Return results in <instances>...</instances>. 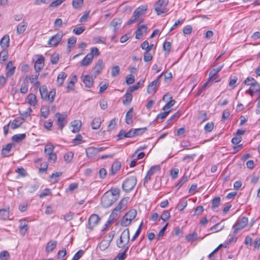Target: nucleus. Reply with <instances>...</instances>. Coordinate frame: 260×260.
I'll return each instance as SVG.
<instances>
[{
  "label": "nucleus",
  "mask_w": 260,
  "mask_h": 260,
  "mask_svg": "<svg viewBox=\"0 0 260 260\" xmlns=\"http://www.w3.org/2000/svg\"><path fill=\"white\" fill-rule=\"evenodd\" d=\"M127 203L128 199H123L120 201L110 215L108 220L109 223H111L115 219L119 217L118 212L119 213L121 211L124 210L126 208Z\"/></svg>",
  "instance_id": "nucleus-1"
},
{
  "label": "nucleus",
  "mask_w": 260,
  "mask_h": 260,
  "mask_svg": "<svg viewBox=\"0 0 260 260\" xmlns=\"http://www.w3.org/2000/svg\"><path fill=\"white\" fill-rule=\"evenodd\" d=\"M137 178L135 176H132L126 178L123 182L122 187L123 190L125 192H129L133 189L137 184Z\"/></svg>",
  "instance_id": "nucleus-2"
},
{
  "label": "nucleus",
  "mask_w": 260,
  "mask_h": 260,
  "mask_svg": "<svg viewBox=\"0 0 260 260\" xmlns=\"http://www.w3.org/2000/svg\"><path fill=\"white\" fill-rule=\"evenodd\" d=\"M54 147L53 144L50 143L47 144L44 149V153L47 156V160L50 164H54L57 160V155L55 153H53Z\"/></svg>",
  "instance_id": "nucleus-3"
},
{
  "label": "nucleus",
  "mask_w": 260,
  "mask_h": 260,
  "mask_svg": "<svg viewBox=\"0 0 260 260\" xmlns=\"http://www.w3.org/2000/svg\"><path fill=\"white\" fill-rule=\"evenodd\" d=\"M169 3V0H159L154 6L157 15H160L162 14L166 13L169 11L167 5Z\"/></svg>",
  "instance_id": "nucleus-4"
},
{
  "label": "nucleus",
  "mask_w": 260,
  "mask_h": 260,
  "mask_svg": "<svg viewBox=\"0 0 260 260\" xmlns=\"http://www.w3.org/2000/svg\"><path fill=\"white\" fill-rule=\"evenodd\" d=\"M117 200L109 193H105L101 199V204L104 208L112 206Z\"/></svg>",
  "instance_id": "nucleus-5"
},
{
  "label": "nucleus",
  "mask_w": 260,
  "mask_h": 260,
  "mask_svg": "<svg viewBox=\"0 0 260 260\" xmlns=\"http://www.w3.org/2000/svg\"><path fill=\"white\" fill-rule=\"evenodd\" d=\"M248 222V218L246 217H242L241 219L237 220L233 226V229H234L233 234H237L239 231L245 228L247 225Z\"/></svg>",
  "instance_id": "nucleus-6"
},
{
  "label": "nucleus",
  "mask_w": 260,
  "mask_h": 260,
  "mask_svg": "<svg viewBox=\"0 0 260 260\" xmlns=\"http://www.w3.org/2000/svg\"><path fill=\"white\" fill-rule=\"evenodd\" d=\"M162 100L167 101L166 104L162 108L163 111H169L170 112L171 111L170 109L175 105V101L172 99V96L169 93L164 95Z\"/></svg>",
  "instance_id": "nucleus-7"
},
{
  "label": "nucleus",
  "mask_w": 260,
  "mask_h": 260,
  "mask_svg": "<svg viewBox=\"0 0 260 260\" xmlns=\"http://www.w3.org/2000/svg\"><path fill=\"white\" fill-rule=\"evenodd\" d=\"M63 35V32L60 31L53 36L49 40L48 45L51 47L56 46L61 42Z\"/></svg>",
  "instance_id": "nucleus-8"
},
{
  "label": "nucleus",
  "mask_w": 260,
  "mask_h": 260,
  "mask_svg": "<svg viewBox=\"0 0 260 260\" xmlns=\"http://www.w3.org/2000/svg\"><path fill=\"white\" fill-rule=\"evenodd\" d=\"M160 167L159 165H155L152 166L147 171V174L144 178V183H147L150 179L151 176L156 172L160 170Z\"/></svg>",
  "instance_id": "nucleus-9"
},
{
  "label": "nucleus",
  "mask_w": 260,
  "mask_h": 260,
  "mask_svg": "<svg viewBox=\"0 0 260 260\" xmlns=\"http://www.w3.org/2000/svg\"><path fill=\"white\" fill-rule=\"evenodd\" d=\"M99 216L95 214H92L88 219V228L92 230L94 226L96 225L100 220Z\"/></svg>",
  "instance_id": "nucleus-10"
},
{
  "label": "nucleus",
  "mask_w": 260,
  "mask_h": 260,
  "mask_svg": "<svg viewBox=\"0 0 260 260\" xmlns=\"http://www.w3.org/2000/svg\"><path fill=\"white\" fill-rule=\"evenodd\" d=\"M162 74L160 75L157 79L151 82L148 86L147 91L149 94L154 93L156 91V85L161 78Z\"/></svg>",
  "instance_id": "nucleus-11"
},
{
  "label": "nucleus",
  "mask_w": 260,
  "mask_h": 260,
  "mask_svg": "<svg viewBox=\"0 0 260 260\" xmlns=\"http://www.w3.org/2000/svg\"><path fill=\"white\" fill-rule=\"evenodd\" d=\"M45 58L43 55H40L35 63V70L39 73L44 67Z\"/></svg>",
  "instance_id": "nucleus-12"
},
{
  "label": "nucleus",
  "mask_w": 260,
  "mask_h": 260,
  "mask_svg": "<svg viewBox=\"0 0 260 260\" xmlns=\"http://www.w3.org/2000/svg\"><path fill=\"white\" fill-rule=\"evenodd\" d=\"M19 222V232L21 235L24 236L28 230V221L25 219H22Z\"/></svg>",
  "instance_id": "nucleus-13"
},
{
  "label": "nucleus",
  "mask_w": 260,
  "mask_h": 260,
  "mask_svg": "<svg viewBox=\"0 0 260 260\" xmlns=\"http://www.w3.org/2000/svg\"><path fill=\"white\" fill-rule=\"evenodd\" d=\"M148 27L145 25H141L138 26L136 31V38L137 39H141L143 35L146 33Z\"/></svg>",
  "instance_id": "nucleus-14"
},
{
  "label": "nucleus",
  "mask_w": 260,
  "mask_h": 260,
  "mask_svg": "<svg viewBox=\"0 0 260 260\" xmlns=\"http://www.w3.org/2000/svg\"><path fill=\"white\" fill-rule=\"evenodd\" d=\"M55 116L57 118V124L59 128L62 130L64 125V121L66 115H62L59 113H56L55 114Z\"/></svg>",
  "instance_id": "nucleus-15"
},
{
  "label": "nucleus",
  "mask_w": 260,
  "mask_h": 260,
  "mask_svg": "<svg viewBox=\"0 0 260 260\" xmlns=\"http://www.w3.org/2000/svg\"><path fill=\"white\" fill-rule=\"evenodd\" d=\"M258 92H260V84L257 82L246 90L245 93H249L251 96H253L255 93Z\"/></svg>",
  "instance_id": "nucleus-16"
},
{
  "label": "nucleus",
  "mask_w": 260,
  "mask_h": 260,
  "mask_svg": "<svg viewBox=\"0 0 260 260\" xmlns=\"http://www.w3.org/2000/svg\"><path fill=\"white\" fill-rule=\"evenodd\" d=\"M122 20L119 18H115L110 23V26L113 28V31L115 32L120 27Z\"/></svg>",
  "instance_id": "nucleus-17"
},
{
  "label": "nucleus",
  "mask_w": 260,
  "mask_h": 260,
  "mask_svg": "<svg viewBox=\"0 0 260 260\" xmlns=\"http://www.w3.org/2000/svg\"><path fill=\"white\" fill-rule=\"evenodd\" d=\"M103 66L104 64L103 60L101 59H99L98 62L96 63V64H95L93 68V75L95 77L101 73L102 70L103 69Z\"/></svg>",
  "instance_id": "nucleus-18"
},
{
  "label": "nucleus",
  "mask_w": 260,
  "mask_h": 260,
  "mask_svg": "<svg viewBox=\"0 0 260 260\" xmlns=\"http://www.w3.org/2000/svg\"><path fill=\"white\" fill-rule=\"evenodd\" d=\"M123 98L122 100L123 104L125 106H128L131 104V103L132 101V98H133L132 93L128 92V91H127L126 90V92H125L124 95L123 96Z\"/></svg>",
  "instance_id": "nucleus-19"
},
{
  "label": "nucleus",
  "mask_w": 260,
  "mask_h": 260,
  "mask_svg": "<svg viewBox=\"0 0 260 260\" xmlns=\"http://www.w3.org/2000/svg\"><path fill=\"white\" fill-rule=\"evenodd\" d=\"M13 62L12 61H9L6 65V75L7 77H11L15 73V67H13Z\"/></svg>",
  "instance_id": "nucleus-20"
},
{
  "label": "nucleus",
  "mask_w": 260,
  "mask_h": 260,
  "mask_svg": "<svg viewBox=\"0 0 260 260\" xmlns=\"http://www.w3.org/2000/svg\"><path fill=\"white\" fill-rule=\"evenodd\" d=\"M10 44L9 36L7 35L4 36L0 41V45L4 50H6Z\"/></svg>",
  "instance_id": "nucleus-21"
},
{
  "label": "nucleus",
  "mask_w": 260,
  "mask_h": 260,
  "mask_svg": "<svg viewBox=\"0 0 260 260\" xmlns=\"http://www.w3.org/2000/svg\"><path fill=\"white\" fill-rule=\"evenodd\" d=\"M98 153L96 147H89L86 149V154L88 158H92Z\"/></svg>",
  "instance_id": "nucleus-22"
},
{
  "label": "nucleus",
  "mask_w": 260,
  "mask_h": 260,
  "mask_svg": "<svg viewBox=\"0 0 260 260\" xmlns=\"http://www.w3.org/2000/svg\"><path fill=\"white\" fill-rule=\"evenodd\" d=\"M67 77V74L63 72L60 73L57 78L56 84L58 86L62 85L65 79Z\"/></svg>",
  "instance_id": "nucleus-23"
},
{
  "label": "nucleus",
  "mask_w": 260,
  "mask_h": 260,
  "mask_svg": "<svg viewBox=\"0 0 260 260\" xmlns=\"http://www.w3.org/2000/svg\"><path fill=\"white\" fill-rule=\"evenodd\" d=\"M81 121L80 120H74L71 123V126L73 127V129L71 131L73 133H78L81 126Z\"/></svg>",
  "instance_id": "nucleus-24"
},
{
  "label": "nucleus",
  "mask_w": 260,
  "mask_h": 260,
  "mask_svg": "<svg viewBox=\"0 0 260 260\" xmlns=\"http://www.w3.org/2000/svg\"><path fill=\"white\" fill-rule=\"evenodd\" d=\"M134 116V108H131L126 112L125 115V122L127 124H131L133 122V117Z\"/></svg>",
  "instance_id": "nucleus-25"
},
{
  "label": "nucleus",
  "mask_w": 260,
  "mask_h": 260,
  "mask_svg": "<svg viewBox=\"0 0 260 260\" xmlns=\"http://www.w3.org/2000/svg\"><path fill=\"white\" fill-rule=\"evenodd\" d=\"M83 82L85 86L87 88L91 87L93 84L92 78L89 75H85L83 77Z\"/></svg>",
  "instance_id": "nucleus-26"
},
{
  "label": "nucleus",
  "mask_w": 260,
  "mask_h": 260,
  "mask_svg": "<svg viewBox=\"0 0 260 260\" xmlns=\"http://www.w3.org/2000/svg\"><path fill=\"white\" fill-rule=\"evenodd\" d=\"M147 9V6L146 5L141 6L137 8L133 13L136 16H138L139 18L140 16L145 13Z\"/></svg>",
  "instance_id": "nucleus-27"
},
{
  "label": "nucleus",
  "mask_w": 260,
  "mask_h": 260,
  "mask_svg": "<svg viewBox=\"0 0 260 260\" xmlns=\"http://www.w3.org/2000/svg\"><path fill=\"white\" fill-rule=\"evenodd\" d=\"M28 79V76L26 75L23 80V82L21 85L20 89V92L22 94H25L28 91V85L27 80Z\"/></svg>",
  "instance_id": "nucleus-28"
},
{
  "label": "nucleus",
  "mask_w": 260,
  "mask_h": 260,
  "mask_svg": "<svg viewBox=\"0 0 260 260\" xmlns=\"http://www.w3.org/2000/svg\"><path fill=\"white\" fill-rule=\"evenodd\" d=\"M27 101L29 105L35 107L37 104L36 96L34 93H29L27 96Z\"/></svg>",
  "instance_id": "nucleus-29"
},
{
  "label": "nucleus",
  "mask_w": 260,
  "mask_h": 260,
  "mask_svg": "<svg viewBox=\"0 0 260 260\" xmlns=\"http://www.w3.org/2000/svg\"><path fill=\"white\" fill-rule=\"evenodd\" d=\"M27 26V23L26 22H21L20 23L18 24V25L17 26V33L18 35H21L23 34L25 30H26V28Z\"/></svg>",
  "instance_id": "nucleus-30"
},
{
  "label": "nucleus",
  "mask_w": 260,
  "mask_h": 260,
  "mask_svg": "<svg viewBox=\"0 0 260 260\" xmlns=\"http://www.w3.org/2000/svg\"><path fill=\"white\" fill-rule=\"evenodd\" d=\"M57 245V241H50L48 242L46 246V251L48 253L51 252L56 248Z\"/></svg>",
  "instance_id": "nucleus-31"
},
{
  "label": "nucleus",
  "mask_w": 260,
  "mask_h": 260,
  "mask_svg": "<svg viewBox=\"0 0 260 260\" xmlns=\"http://www.w3.org/2000/svg\"><path fill=\"white\" fill-rule=\"evenodd\" d=\"M92 61L91 54H87L81 62L80 66L82 67L89 66L91 63Z\"/></svg>",
  "instance_id": "nucleus-32"
},
{
  "label": "nucleus",
  "mask_w": 260,
  "mask_h": 260,
  "mask_svg": "<svg viewBox=\"0 0 260 260\" xmlns=\"http://www.w3.org/2000/svg\"><path fill=\"white\" fill-rule=\"evenodd\" d=\"M49 108V106L48 105L43 106L40 110L41 116L43 117L44 118H47L50 113Z\"/></svg>",
  "instance_id": "nucleus-33"
},
{
  "label": "nucleus",
  "mask_w": 260,
  "mask_h": 260,
  "mask_svg": "<svg viewBox=\"0 0 260 260\" xmlns=\"http://www.w3.org/2000/svg\"><path fill=\"white\" fill-rule=\"evenodd\" d=\"M106 192L110 193L116 200H117L119 197L120 190L118 188H111Z\"/></svg>",
  "instance_id": "nucleus-34"
},
{
  "label": "nucleus",
  "mask_w": 260,
  "mask_h": 260,
  "mask_svg": "<svg viewBox=\"0 0 260 260\" xmlns=\"http://www.w3.org/2000/svg\"><path fill=\"white\" fill-rule=\"evenodd\" d=\"M9 208L0 209V216L3 220H6L9 218Z\"/></svg>",
  "instance_id": "nucleus-35"
},
{
  "label": "nucleus",
  "mask_w": 260,
  "mask_h": 260,
  "mask_svg": "<svg viewBox=\"0 0 260 260\" xmlns=\"http://www.w3.org/2000/svg\"><path fill=\"white\" fill-rule=\"evenodd\" d=\"M26 138L25 134H19L14 135L12 137V140L13 142L18 143Z\"/></svg>",
  "instance_id": "nucleus-36"
},
{
  "label": "nucleus",
  "mask_w": 260,
  "mask_h": 260,
  "mask_svg": "<svg viewBox=\"0 0 260 260\" xmlns=\"http://www.w3.org/2000/svg\"><path fill=\"white\" fill-rule=\"evenodd\" d=\"M217 73L216 72V71H214L213 70H211L209 73V79L208 80L210 81L215 82H218L220 80V79H217Z\"/></svg>",
  "instance_id": "nucleus-37"
},
{
  "label": "nucleus",
  "mask_w": 260,
  "mask_h": 260,
  "mask_svg": "<svg viewBox=\"0 0 260 260\" xmlns=\"http://www.w3.org/2000/svg\"><path fill=\"white\" fill-rule=\"evenodd\" d=\"M101 124V119L99 117H96L93 119L91 123V126L93 129H98L100 128Z\"/></svg>",
  "instance_id": "nucleus-38"
},
{
  "label": "nucleus",
  "mask_w": 260,
  "mask_h": 260,
  "mask_svg": "<svg viewBox=\"0 0 260 260\" xmlns=\"http://www.w3.org/2000/svg\"><path fill=\"white\" fill-rule=\"evenodd\" d=\"M121 239L124 240L125 243H128L129 240V231L128 229H125L121 234Z\"/></svg>",
  "instance_id": "nucleus-39"
},
{
  "label": "nucleus",
  "mask_w": 260,
  "mask_h": 260,
  "mask_svg": "<svg viewBox=\"0 0 260 260\" xmlns=\"http://www.w3.org/2000/svg\"><path fill=\"white\" fill-rule=\"evenodd\" d=\"M187 201L184 199L180 200L179 202L176 206V208L179 211H182L187 206Z\"/></svg>",
  "instance_id": "nucleus-40"
},
{
  "label": "nucleus",
  "mask_w": 260,
  "mask_h": 260,
  "mask_svg": "<svg viewBox=\"0 0 260 260\" xmlns=\"http://www.w3.org/2000/svg\"><path fill=\"white\" fill-rule=\"evenodd\" d=\"M39 91L42 99H47V95L48 94L47 86L45 85H43L40 87Z\"/></svg>",
  "instance_id": "nucleus-41"
},
{
  "label": "nucleus",
  "mask_w": 260,
  "mask_h": 260,
  "mask_svg": "<svg viewBox=\"0 0 260 260\" xmlns=\"http://www.w3.org/2000/svg\"><path fill=\"white\" fill-rule=\"evenodd\" d=\"M137 213L136 210L131 209L125 214V216L132 221L136 217Z\"/></svg>",
  "instance_id": "nucleus-42"
},
{
  "label": "nucleus",
  "mask_w": 260,
  "mask_h": 260,
  "mask_svg": "<svg viewBox=\"0 0 260 260\" xmlns=\"http://www.w3.org/2000/svg\"><path fill=\"white\" fill-rule=\"evenodd\" d=\"M84 141H83V137L80 134H78L76 136L75 138L72 140V143L74 146L78 145Z\"/></svg>",
  "instance_id": "nucleus-43"
},
{
  "label": "nucleus",
  "mask_w": 260,
  "mask_h": 260,
  "mask_svg": "<svg viewBox=\"0 0 260 260\" xmlns=\"http://www.w3.org/2000/svg\"><path fill=\"white\" fill-rule=\"evenodd\" d=\"M15 172L18 174V176L16 177L17 179L20 177H25L27 175L25 169L21 167L17 168L15 170Z\"/></svg>",
  "instance_id": "nucleus-44"
},
{
  "label": "nucleus",
  "mask_w": 260,
  "mask_h": 260,
  "mask_svg": "<svg viewBox=\"0 0 260 260\" xmlns=\"http://www.w3.org/2000/svg\"><path fill=\"white\" fill-rule=\"evenodd\" d=\"M110 243L107 240H102L99 245V248L104 251L106 250L110 245Z\"/></svg>",
  "instance_id": "nucleus-45"
},
{
  "label": "nucleus",
  "mask_w": 260,
  "mask_h": 260,
  "mask_svg": "<svg viewBox=\"0 0 260 260\" xmlns=\"http://www.w3.org/2000/svg\"><path fill=\"white\" fill-rule=\"evenodd\" d=\"M13 144L9 143L6 145L5 147L3 148L2 150V153L4 156H8V153L11 150L12 146H13Z\"/></svg>",
  "instance_id": "nucleus-46"
},
{
  "label": "nucleus",
  "mask_w": 260,
  "mask_h": 260,
  "mask_svg": "<svg viewBox=\"0 0 260 260\" xmlns=\"http://www.w3.org/2000/svg\"><path fill=\"white\" fill-rule=\"evenodd\" d=\"M23 122V120H20L19 119H15L11 124V128L15 129L18 128Z\"/></svg>",
  "instance_id": "nucleus-47"
},
{
  "label": "nucleus",
  "mask_w": 260,
  "mask_h": 260,
  "mask_svg": "<svg viewBox=\"0 0 260 260\" xmlns=\"http://www.w3.org/2000/svg\"><path fill=\"white\" fill-rule=\"evenodd\" d=\"M180 114L179 112H176L173 115H172L167 121V125H171L174 121L179 117Z\"/></svg>",
  "instance_id": "nucleus-48"
},
{
  "label": "nucleus",
  "mask_w": 260,
  "mask_h": 260,
  "mask_svg": "<svg viewBox=\"0 0 260 260\" xmlns=\"http://www.w3.org/2000/svg\"><path fill=\"white\" fill-rule=\"evenodd\" d=\"M55 94L56 92L55 89H52L49 92H48L46 99H47L50 103L53 102Z\"/></svg>",
  "instance_id": "nucleus-49"
},
{
  "label": "nucleus",
  "mask_w": 260,
  "mask_h": 260,
  "mask_svg": "<svg viewBox=\"0 0 260 260\" xmlns=\"http://www.w3.org/2000/svg\"><path fill=\"white\" fill-rule=\"evenodd\" d=\"M76 79H77V77L76 75H74L73 77V79L69 82V83L67 85V92H69L70 91H73L74 90V86H75V82L74 81V80H76Z\"/></svg>",
  "instance_id": "nucleus-50"
},
{
  "label": "nucleus",
  "mask_w": 260,
  "mask_h": 260,
  "mask_svg": "<svg viewBox=\"0 0 260 260\" xmlns=\"http://www.w3.org/2000/svg\"><path fill=\"white\" fill-rule=\"evenodd\" d=\"M120 167H121V165L119 162H118V161L114 162L112 164V167H111L112 174L113 175L115 174L116 172L120 169Z\"/></svg>",
  "instance_id": "nucleus-51"
},
{
  "label": "nucleus",
  "mask_w": 260,
  "mask_h": 260,
  "mask_svg": "<svg viewBox=\"0 0 260 260\" xmlns=\"http://www.w3.org/2000/svg\"><path fill=\"white\" fill-rule=\"evenodd\" d=\"M128 249V247H127L122 252L119 253L115 258V259L124 260L126 257V252L127 251Z\"/></svg>",
  "instance_id": "nucleus-52"
},
{
  "label": "nucleus",
  "mask_w": 260,
  "mask_h": 260,
  "mask_svg": "<svg viewBox=\"0 0 260 260\" xmlns=\"http://www.w3.org/2000/svg\"><path fill=\"white\" fill-rule=\"evenodd\" d=\"M84 0H73L72 1V6L75 9H79L83 5Z\"/></svg>",
  "instance_id": "nucleus-53"
},
{
  "label": "nucleus",
  "mask_w": 260,
  "mask_h": 260,
  "mask_svg": "<svg viewBox=\"0 0 260 260\" xmlns=\"http://www.w3.org/2000/svg\"><path fill=\"white\" fill-rule=\"evenodd\" d=\"M189 179V176L184 175L180 180L179 181V182L176 184V187L179 189L181 187V186L184 184L185 183L187 182Z\"/></svg>",
  "instance_id": "nucleus-54"
},
{
  "label": "nucleus",
  "mask_w": 260,
  "mask_h": 260,
  "mask_svg": "<svg viewBox=\"0 0 260 260\" xmlns=\"http://www.w3.org/2000/svg\"><path fill=\"white\" fill-rule=\"evenodd\" d=\"M153 46V44L149 45V43L147 41H145L143 42L141 45V47L143 50H151Z\"/></svg>",
  "instance_id": "nucleus-55"
},
{
  "label": "nucleus",
  "mask_w": 260,
  "mask_h": 260,
  "mask_svg": "<svg viewBox=\"0 0 260 260\" xmlns=\"http://www.w3.org/2000/svg\"><path fill=\"white\" fill-rule=\"evenodd\" d=\"M256 81L254 78L252 77H247L244 81V84L246 85H249L250 87H251L253 84L257 83Z\"/></svg>",
  "instance_id": "nucleus-56"
},
{
  "label": "nucleus",
  "mask_w": 260,
  "mask_h": 260,
  "mask_svg": "<svg viewBox=\"0 0 260 260\" xmlns=\"http://www.w3.org/2000/svg\"><path fill=\"white\" fill-rule=\"evenodd\" d=\"M238 78L236 76H231L230 78L229 86L233 89L236 86Z\"/></svg>",
  "instance_id": "nucleus-57"
},
{
  "label": "nucleus",
  "mask_w": 260,
  "mask_h": 260,
  "mask_svg": "<svg viewBox=\"0 0 260 260\" xmlns=\"http://www.w3.org/2000/svg\"><path fill=\"white\" fill-rule=\"evenodd\" d=\"M198 119L201 122H203L208 119L207 114L205 112H201L198 116Z\"/></svg>",
  "instance_id": "nucleus-58"
},
{
  "label": "nucleus",
  "mask_w": 260,
  "mask_h": 260,
  "mask_svg": "<svg viewBox=\"0 0 260 260\" xmlns=\"http://www.w3.org/2000/svg\"><path fill=\"white\" fill-rule=\"evenodd\" d=\"M220 202V198L219 197H215L212 201V208L214 209L218 207Z\"/></svg>",
  "instance_id": "nucleus-59"
},
{
  "label": "nucleus",
  "mask_w": 260,
  "mask_h": 260,
  "mask_svg": "<svg viewBox=\"0 0 260 260\" xmlns=\"http://www.w3.org/2000/svg\"><path fill=\"white\" fill-rule=\"evenodd\" d=\"M131 221L125 215L123 217L120 221V225L123 226H127L131 223Z\"/></svg>",
  "instance_id": "nucleus-60"
},
{
  "label": "nucleus",
  "mask_w": 260,
  "mask_h": 260,
  "mask_svg": "<svg viewBox=\"0 0 260 260\" xmlns=\"http://www.w3.org/2000/svg\"><path fill=\"white\" fill-rule=\"evenodd\" d=\"M198 236L197 232H194L192 234H189L186 236V239L189 242L193 241L196 239Z\"/></svg>",
  "instance_id": "nucleus-61"
},
{
  "label": "nucleus",
  "mask_w": 260,
  "mask_h": 260,
  "mask_svg": "<svg viewBox=\"0 0 260 260\" xmlns=\"http://www.w3.org/2000/svg\"><path fill=\"white\" fill-rule=\"evenodd\" d=\"M120 69L119 66H114L112 67L111 70V76L112 77H116L119 74Z\"/></svg>",
  "instance_id": "nucleus-62"
},
{
  "label": "nucleus",
  "mask_w": 260,
  "mask_h": 260,
  "mask_svg": "<svg viewBox=\"0 0 260 260\" xmlns=\"http://www.w3.org/2000/svg\"><path fill=\"white\" fill-rule=\"evenodd\" d=\"M170 217V213L169 211L165 210L160 216V218L164 221L168 220Z\"/></svg>",
  "instance_id": "nucleus-63"
},
{
  "label": "nucleus",
  "mask_w": 260,
  "mask_h": 260,
  "mask_svg": "<svg viewBox=\"0 0 260 260\" xmlns=\"http://www.w3.org/2000/svg\"><path fill=\"white\" fill-rule=\"evenodd\" d=\"M9 257V253L7 251H3L0 253V259L1 260H8Z\"/></svg>",
  "instance_id": "nucleus-64"
}]
</instances>
